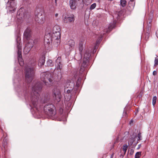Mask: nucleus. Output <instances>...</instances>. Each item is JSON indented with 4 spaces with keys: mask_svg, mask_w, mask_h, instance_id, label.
I'll return each instance as SVG.
<instances>
[{
    "mask_svg": "<svg viewBox=\"0 0 158 158\" xmlns=\"http://www.w3.org/2000/svg\"><path fill=\"white\" fill-rule=\"evenodd\" d=\"M42 88V84L40 82H38L32 87V93H31V101L32 103L38 111L39 110L37 105L40 96L39 92Z\"/></svg>",
    "mask_w": 158,
    "mask_h": 158,
    "instance_id": "f257e3e1",
    "label": "nucleus"
},
{
    "mask_svg": "<svg viewBox=\"0 0 158 158\" xmlns=\"http://www.w3.org/2000/svg\"><path fill=\"white\" fill-rule=\"evenodd\" d=\"M36 63L33 62L29 64L25 69V78L26 81L30 83L33 79L35 74V67Z\"/></svg>",
    "mask_w": 158,
    "mask_h": 158,
    "instance_id": "f03ea898",
    "label": "nucleus"
},
{
    "mask_svg": "<svg viewBox=\"0 0 158 158\" xmlns=\"http://www.w3.org/2000/svg\"><path fill=\"white\" fill-rule=\"evenodd\" d=\"M53 38V36L52 35L51 33H48L45 35L44 38V43L45 48L47 49H50L52 48V42L53 45L56 47L57 46L60 44H57L56 41L54 40Z\"/></svg>",
    "mask_w": 158,
    "mask_h": 158,
    "instance_id": "7ed1b4c3",
    "label": "nucleus"
},
{
    "mask_svg": "<svg viewBox=\"0 0 158 158\" xmlns=\"http://www.w3.org/2000/svg\"><path fill=\"white\" fill-rule=\"evenodd\" d=\"M60 29L59 26L56 25L54 26L53 28L52 33V35L53 36V39L55 41H56L57 44H60L61 36Z\"/></svg>",
    "mask_w": 158,
    "mask_h": 158,
    "instance_id": "20e7f679",
    "label": "nucleus"
},
{
    "mask_svg": "<svg viewBox=\"0 0 158 158\" xmlns=\"http://www.w3.org/2000/svg\"><path fill=\"white\" fill-rule=\"evenodd\" d=\"M41 79L47 86L50 85L53 81L52 74L48 72H44L41 74Z\"/></svg>",
    "mask_w": 158,
    "mask_h": 158,
    "instance_id": "39448f33",
    "label": "nucleus"
},
{
    "mask_svg": "<svg viewBox=\"0 0 158 158\" xmlns=\"http://www.w3.org/2000/svg\"><path fill=\"white\" fill-rule=\"evenodd\" d=\"M44 110L45 114L50 116H52L56 113L55 108L52 104H47L44 106Z\"/></svg>",
    "mask_w": 158,
    "mask_h": 158,
    "instance_id": "423d86ee",
    "label": "nucleus"
},
{
    "mask_svg": "<svg viewBox=\"0 0 158 158\" xmlns=\"http://www.w3.org/2000/svg\"><path fill=\"white\" fill-rule=\"evenodd\" d=\"M89 52L88 51L86 50L84 55V57L83 59V62L81 64V66L80 69V73L81 74L85 71V68L87 66V62L88 61L89 59Z\"/></svg>",
    "mask_w": 158,
    "mask_h": 158,
    "instance_id": "0eeeda50",
    "label": "nucleus"
},
{
    "mask_svg": "<svg viewBox=\"0 0 158 158\" xmlns=\"http://www.w3.org/2000/svg\"><path fill=\"white\" fill-rule=\"evenodd\" d=\"M53 97L57 102L60 101L61 98V94L59 87H55L53 91Z\"/></svg>",
    "mask_w": 158,
    "mask_h": 158,
    "instance_id": "6e6552de",
    "label": "nucleus"
},
{
    "mask_svg": "<svg viewBox=\"0 0 158 158\" xmlns=\"http://www.w3.org/2000/svg\"><path fill=\"white\" fill-rule=\"evenodd\" d=\"M7 4L9 11L11 13L13 12L16 9V4L15 0H8Z\"/></svg>",
    "mask_w": 158,
    "mask_h": 158,
    "instance_id": "1a4fd4ad",
    "label": "nucleus"
},
{
    "mask_svg": "<svg viewBox=\"0 0 158 158\" xmlns=\"http://www.w3.org/2000/svg\"><path fill=\"white\" fill-rule=\"evenodd\" d=\"M27 44L25 45L24 50L26 52H28L34 45L37 42L36 40H33L32 39H30L27 40Z\"/></svg>",
    "mask_w": 158,
    "mask_h": 158,
    "instance_id": "9d476101",
    "label": "nucleus"
},
{
    "mask_svg": "<svg viewBox=\"0 0 158 158\" xmlns=\"http://www.w3.org/2000/svg\"><path fill=\"white\" fill-rule=\"evenodd\" d=\"M61 58L60 57H58L56 60V70L59 72L58 77V80L60 79L61 77V70L62 66L61 64Z\"/></svg>",
    "mask_w": 158,
    "mask_h": 158,
    "instance_id": "9b49d317",
    "label": "nucleus"
},
{
    "mask_svg": "<svg viewBox=\"0 0 158 158\" xmlns=\"http://www.w3.org/2000/svg\"><path fill=\"white\" fill-rule=\"evenodd\" d=\"M75 20V17L73 14L66 15L65 16L63 20V23H68L73 22Z\"/></svg>",
    "mask_w": 158,
    "mask_h": 158,
    "instance_id": "f8f14e48",
    "label": "nucleus"
},
{
    "mask_svg": "<svg viewBox=\"0 0 158 158\" xmlns=\"http://www.w3.org/2000/svg\"><path fill=\"white\" fill-rule=\"evenodd\" d=\"M81 0H69V5L71 9L74 10L80 2Z\"/></svg>",
    "mask_w": 158,
    "mask_h": 158,
    "instance_id": "ddd939ff",
    "label": "nucleus"
},
{
    "mask_svg": "<svg viewBox=\"0 0 158 158\" xmlns=\"http://www.w3.org/2000/svg\"><path fill=\"white\" fill-rule=\"evenodd\" d=\"M35 20L39 24H43L44 22L45 18L44 16L42 15L39 14L35 17Z\"/></svg>",
    "mask_w": 158,
    "mask_h": 158,
    "instance_id": "4468645a",
    "label": "nucleus"
},
{
    "mask_svg": "<svg viewBox=\"0 0 158 158\" xmlns=\"http://www.w3.org/2000/svg\"><path fill=\"white\" fill-rule=\"evenodd\" d=\"M31 31L30 28H27L24 33V37L27 40L32 39L31 38Z\"/></svg>",
    "mask_w": 158,
    "mask_h": 158,
    "instance_id": "2eb2a0df",
    "label": "nucleus"
},
{
    "mask_svg": "<svg viewBox=\"0 0 158 158\" xmlns=\"http://www.w3.org/2000/svg\"><path fill=\"white\" fill-rule=\"evenodd\" d=\"M18 61L19 64L21 66H23V60L22 58L21 52V47L20 46H18Z\"/></svg>",
    "mask_w": 158,
    "mask_h": 158,
    "instance_id": "dca6fc26",
    "label": "nucleus"
},
{
    "mask_svg": "<svg viewBox=\"0 0 158 158\" xmlns=\"http://www.w3.org/2000/svg\"><path fill=\"white\" fill-rule=\"evenodd\" d=\"M24 10V9L23 8H21L18 11L17 14L19 15L22 19H25V17L27 16V14L26 13H24L23 11Z\"/></svg>",
    "mask_w": 158,
    "mask_h": 158,
    "instance_id": "f3484780",
    "label": "nucleus"
},
{
    "mask_svg": "<svg viewBox=\"0 0 158 158\" xmlns=\"http://www.w3.org/2000/svg\"><path fill=\"white\" fill-rule=\"evenodd\" d=\"M128 145L127 144H125L123 146V148L120 149V151L121 153L120 155L121 156H122V157H123L125 154L128 148Z\"/></svg>",
    "mask_w": 158,
    "mask_h": 158,
    "instance_id": "a211bd4d",
    "label": "nucleus"
},
{
    "mask_svg": "<svg viewBox=\"0 0 158 158\" xmlns=\"http://www.w3.org/2000/svg\"><path fill=\"white\" fill-rule=\"evenodd\" d=\"M136 137V135H134L133 136H131L129 138L128 143L129 146H131L132 145L134 142L135 140V138Z\"/></svg>",
    "mask_w": 158,
    "mask_h": 158,
    "instance_id": "6ab92c4d",
    "label": "nucleus"
},
{
    "mask_svg": "<svg viewBox=\"0 0 158 158\" xmlns=\"http://www.w3.org/2000/svg\"><path fill=\"white\" fill-rule=\"evenodd\" d=\"M72 91V90L68 89L67 90L66 92L65 90H64L65 94H64V96L65 98L66 97H68V98L67 99V100H69L71 98V94L70 93Z\"/></svg>",
    "mask_w": 158,
    "mask_h": 158,
    "instance_id": "aec40b11",
    "label": "nucleus"
},
{
    "mask_svg": "<svg viewBox=\"0 0 158 158\" xmlns=\"http://www.w3.org/2000/svg\"><path fill=\"white\" fill-rule=\"evenodd\" d=\"M116 21H114L112 23H111L109 25V26L108 27V30H105V31L106 32H108L109 31H110L111 30L114 28L115 25Z\"/></svg>",
    "mask_w": 158,
    "mask_h": 158,
    "instance_id": "412c9836",
    "label": "nucleus"
},
{
    "mask_svg": "<svg viewBox=\"0 0 158 158\" xmlns=\"http://www.w3.org/2000/svg\"><path fill=\"white\" fill-rule=\"evenodd\" d=\"M75 42L73 40H70L68 43V45L69 46L70 50L73 48L74 46Z\"/></svg>",
    "mask_w": 158,
    "mask_h": 158,
    "instance_id": "4be33fe9",
    "label": "nucleus"
},
{
    "mask_svg": "<svg viewBox=\"0 0 158 158\" xmlns=\"http://www.w3.org/2000/svg\"><path fill=\"white\" fill-rule=\"evenodd\" d=\"M45 61L44 57H41L39 60L38 65L40 66L44 65V64Z\"/></svg>",
    "mask_w": 158,
    "mask_h": 158,
    "instance_id": "5701e85b",
    "label": "nucleus"
},
{
    "mask_svg": "<svg viewBox=\"0 0 158 158\" xmlns=\"http://www.w3.org/2000/svg\"><path fill=\"white\" fill-rule=\"evenodd\" d=\"M84 43L82 42H81L79 43V49L80 52V54H81V53L83 50V44Z\"/></svg>",
    "mask_w": 158,
    "mask_h": 158,
    "instance_id": "b1692460",
    "label": "nucleus"
},
{
    "mask_svg": "<svg viewBox=\"0 0 158 158\" xmlns=\"http://www.w3.org/2000/svg\"><path fill=\"white\" fill-rule=\"evenodd\" d=\"M113 16L115 20V19H119L120 16L119 12H117L116 13L113 14Z\"/></svg>",
    "mask_w": 158,
    "mask_h": 158,
    "instance_id": "393cba45",
    "label": "nucleus"
},
{
    "mask_svg": "<svg viewBox=\"0 0 158 158\" xmlns=\"http://www.w3.org/2000/svg\"><path fill=\"white\" fill-rule=\"evenodd\" d=\"M141 133L140 132H139V133H138V136H137V137H138V139H137V142L134 145V146H135L136 145V144H137V143H138V142L140 140H141Z\"/></svg>",
    "mask_w": 158,
    "mask_h": 158,
    "instance_id": "a878e982",
    "label": "nucleus"
},
{
    "mask_svg": "<svg viewBox=\"0 0 158 158\" xmlns=\"http://www.w3.org/2000/svg\"><path fill=\"white\" fill-rule=\"evenodd\" d=\"M47 65L48 66H52L53 65L52 60H48L47 61Z\"/></svg>",
    "mask_w": 158,
    "mask_h": 158,
    "instance_id": "bb28decb",
    "label": "nucleus"
},
{
    "mask_svg": "<svg viewBox=\"0 0 158 158\" xmlns=\"http://www.w3.org/2000/svg\"><path fill=\"white\" fill-rule=\"evenodd\" d=\"M127 2L126 0H121L120 4L122 7H124L126 5Z\"/></svg>",
    "mask_w": 158,
    "mask_h": 158,
    "instance_id": "cd10ccee",
    "label": "nucleus"
},
{
    "mask_svg": "<svg viewBox=\"0 0 158 158\" xmlns=\"http://www.w3.org/2000/svg\"><path fill=\"white\" fill-rule=\"evenodd\" d=\"M157 98L156 96H154L152 99V104L154 106L156 102Z\"/></svg>",
    "mask_w": 158,
    "mask_h": 158,
    "instance_id": "c85d7f7f",
    "label": "nucleus"
},
{
    "mask_svg": "<svg viewBox=\"0 0 158 158\" xmlns=\"http://www.w3.org/2000/svg\"><path fill=\"white\" fill-rule=\"evenodd\" d=\"M141 155V152H137L135 156V158H139Z\"/></svg>",
    "mask_w": 158,
    "mask_h": 158,
    "instance_id": "c756f323",
    "label": "nucleus"
},
{
    "mask_svg": "<svg viewBox=\"0 0 158 158\" xmlns=\"http://www.w3.org/2000/svg\"><path fill=\"white\" fill-rule=\"evenodd\" d=\"M92 1V0H84V2L85 4L88 5Z\"/></svg>",
    "mask_w": 158,
    "mask_h": 158,
    "instance_id": "7c9ffc66",
    "label": "nucleus"
},
{
    "mask_svg": "<svg viewBox=\"0 0 158 158\" xmlns=\"http://www.w3.org/2000/svg\"><path fill=\"white\" fill-rule=\"evenodd\" d=\"M158 64V58L156 57L155 58L154 61V64L155 66H156Z\"/></svg>",
    "mask_w": 158,
    "mask_h": 158,
    "instance_id": "2f4dec72",
    "label": "nucleus"
},
{
    "mask_svg": "<svg viewBox=\"0 0 158 158\" xmlns=\"http://www.w3.org/2000/svg\"><path fill=\"white\" fill-rule=\"evenodd\" d=\"M96 6V4L95 3H94L93 4H92L90 7V10H93L94 9Z\"/></svg>",
    "mask_w": 158,
    "mask_h": 158,
    "instance_id": "473e14b6",
    "label": "nucleus"
},
{
    "mask_svg": "<svg viewBox=\"0 0 158 158\" xmlns=\"http://www.w3.org/2000/svg\"><path fill=\"white\" fill-rule=\"evenodd\" d=\"M151 24L150 23H148V22H147V29H148V31H149L151 27Z\"/></svg>",
    "mask_w": 158,
    "mask_h": 158,
    "instance_id": "72a5a7b5",
    "label": "nucleus"
},
{
    "mask_svg": "<svg viewBox=\"0 0 158 158\" xmlns=\"http://www.w3.org/2000/svg\"><path fill=\"white\" fill-rule=\"evenodd\" d=\"M157 74V72L156 71H154L153 72V75L154 76L156 75Z\"/></svg>",
    "mask_w": 158,
    "mask_h": 158,
    "instance_id": "f704fd0d",
    "label": "nucleus"
},
{
    "mask_svg": "<svg viewBox=\"0 0 158 158\" xmlns=\"http://www.w3.org/2000/svg\"><path fill=\"white\" fill-rule=\"evenodd\" d=\"M147 22H148V23H150L151 24L152 21L151 19H149Z\"/></svg>",
    "mask_w": 158,
    "mask_h": 158,
    "instance_id": "c9c22d12",
    "label": "nucleus"
},
{
    "mask_svg": "<svg viewBox=\"0 0 158 158\" xmlns=\"http://www.w3.org/2000/svg\"><path fill=\"white\" fill-rule=\"evenodd\" d=\"M141 144H139L138 145V147L137 148V149H139L141 147Z\"/></svg>",
    "mask_w": 158,
    "mask_h": 158,
    "instance_id": "e433bc0d",
    "label": "nucleus"
},
{
    "mask_svg": "<svg viewBox=\"0 0 158 158\" xmlns=\"http://www.w3.org/2000/svg\"><path fill=\"white\" fill-rule=\"evenodd\" d=\"M114 153H113L111 155V156H110V158H114Z\"/></svg>",
    "mask_w": 158,
    "mask_h": 158,
    "instance_id": "4c0bfd02",
    "label": "nucleus"
},
{
    "mask_svg": "<svg viewBox=\"0 0 158 158\" xmlns=\"http://www.w3.org/2000/svg\"><path fill=\"white\" fill-rule=\"evenodd\" d=\"M142 96V94H141V93H140V94H139V95H138L137 97H139V98H140V97H141Z\"/></svg>",
    "mask_w": 158,
    "mask_h": 158,
    "instance_id": "58836bf2",
    "label": "nucleus"
},
{
    "mask_svg": "<svg viewBox=\"0 0 158 158\" xmlns=\"http://www.w3.org/2000/svg\"><path fill=\"white\" fill-rule=\"evenodd\" d=\"M58 15V14L57 13H56L55 15V17H57Z\"/></svg>",
    "mask_w": 158,
    "mask_h": 158,
    "instance_id": "ea45409f",
    "label": "nucleus"
},
{
    "mask_svg": "<svg viewBox=\"0 0 158 158\" xmlns=\"http://www.w3.org/2000/svg\"><path fill=\"white\" fill-rule=\"evenodd\" d=\"M55 3H56V5L57 4V0H55Z\"/></svg>",
    "mask_w": 158,
    "mask_h": 158,
    "instance_id": "a19ab883",
    "label": "nucleus"
},
{
    "mask_svg": "<svg viewBox=\"0 0 158 158\" xmlns=\"http://www.w3.org/2000/svg\"><path fill=\"white\" fill-rule=\"evenodd\" d=\"M138 112V110H137L135 112V114L137 113Z\"/></svg>",
    "mask_w": 158,
    "mask_h": 158,
    "instance_id": "79ce46f5",
    "label": "nucleus"
},
{
    "mask_svg": "<svg viewBox=\"0 0 158 158\" xmlns=\"http://www.w3.org/2000/svg\"><path fill=\"white\" fill-rule=\"evenodd\" d=\"M134 0H130V1L131 2H133L134 1Z\"/></svg>",
    "mask_w": 158,
    "mask_h": 158,
    "instance_id": "37998d69",
    "label": "nucleus"
}]
</instances>
